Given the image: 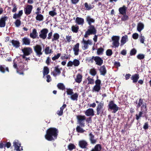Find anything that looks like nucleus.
Here are the masks:
<instances>
[{
  "mask_svg": "<svg viewBox=\"0 0 151 151\" xmlns=\"http://www.w3.org/2000/svg\"><path fill=\"white\" fill-rule=\"evenodd\" d=\"M58 133V129L55 127H50L46 131L45 137L48 141H54L57 139Z\"/></svg>",
  "mask_w": 151,
  "mask_h": 151,
  "instance_id": "obj_1",
  "label": "nucleus"
},
{
  "mask_svg": "<svg viewBox=\"0 0 151 151\" xmlns=\"http://www.w3.org/2000/svg\"><path fill=\"white\" fill-rule=\"evenodd\" d=\"M97 32V30L93 25L89 26L86 32L84 37L85 38H87L88 35H95Z\"/></svg>",
  "mask_w": 151,
  "mask_h": 151,
  "instance_id": "obj_2",
  "label": "nucleus"
},
{
  "mask_svg": "<svg viewBox=\"0 0 151 151\" xmlns=\"http://www.w3.org/2000/svg\"><path fill=\"white\" fill-rule=\"evenodd\" d=\"M147 112V104L144 103L141 107V111H140L138 114L136 115V119L138 120L142 116L143 113L146 114Z\"/></svg>",
  "mask_w": 151,
  "mask_h": 151,
  "instance_id": "obj_3",
  "label": "nucleus"
},
{
  "mask_svg": "<svg viewBox=\"0 0 151 151\" xmlns=\"http://www.w3.org/2000/svg\"><path fill=\"white\" fill-rule=\"evenodd\" d=\"M21 50L23 53V55H21L22 58H25V56H29L33 52L32 49L30 47H25Z\"/></svg>",
  "mask_w": 151,
  "mask_h": 151,
  "instance_id": "obj_4",
  "label": "nucleus"
},
{
  "mask_svg": "<svg viewBox=\"0 0 151 151\" xmlns=\"http://www.w3.org/2000/svg\"><path fill=\"white\" fill-rule=\"evenodd\" d=\"M104 103L103 102H101L98 104L96 107V114L97 115H100L101 116H102V115L104 114Z\"/></svg>",
  "mask_w": 151,
  "mask_h": 151,
  "instance_id": "obj_5",
  "label": "nucleus"
},
{
  "mask_svg": "<svg viewBox=\"0 0 151 151\" xmlns=\"http://www.w3.org/2000/svg\"><path fill=\"white\" fill-rule=\"evenodd\" d=\"M119 107L117 105L114 104L113 101H109L108 105V109L113 110V113H115L119 110Z\"/></svg>",
  "mask_w": 151,
  "mask_h": 151,
  "instance_id": "obj_6",
  "label": "nucleus"
},
{
  "mask_svg": "<svg viewBox=\"0 0 151 151\" xmlns=\"http://www.w3.org/2000/svg\"><path fill=\"white\" fill-rule=\"evenodd\" d=\"M77 119L81 127H84L85 126L84 122L86 119V117L84 115H78L77 116Z\"/></svg>",
  "mask_w": 151,
  "mask_h": 151,
  "instance_id": "obj_7",
  "label": "nucleus"
},
{
  "mask_svg": "<svg viewBox=\"0 0 151 151\" xmlns=\"http://www.w3.org/2000/svg\"><path fill=\"white\" fill-rule=\"evenodd\" d=\"M33 48L37 55L39 57H40L42 54V47L40 45H37L33 47Z\"/></svg>",
  "mask_w": 151,
  "mask_h": 151,
  "instance_id": "obj_8",
  "label": "nucleus"
},
{
  "mask_svg": "<svg viewBox=\"0 0 151 151\" xmlns=\"http://www.w3.org/2000/svg\"><path fill=\"white\" fill-rule=\"evenodd\" d=\"M112 40L113 41L112 45L115 47H117L119 46V37L118 36H114L112 37Z\"/></svg>",
  "mask_w": 151,
  "mask_h": 151,
  "instance_id": "obj_9",
  "label": "nucleus"
},
{
  "mask_svg": "<svg viewBox=\"0 0 151 151\" xmlns=\"http://www.w3.org/2000/svg\"><path fill=\"white\" fill-rule=\"evenodd\" d=\"M40 34L39 35V37L43 40L45 39L47 37V33L48 32V30L46 28L42 29L40 31Z\"/></svg>",
  "mask_w": 151,
  "mask_h": 151,
  "instance_id": "obj_10",
  "label": "nucleus"
},
{
  "mask_svg": "<svg viewBox=\"0 0 151 151\" xmlns=\"http://www.w3.org/2000/svg\"><path fill=\"white\" fill-rule=\"evenodd\" d=\"M59 65H57L55 67L54 70L52 72V74L54 77L59 75L61 73L60 70H61L62 68L59 69Z\"/></svg>",
  "mask_w": 151,
  "mask_h": 151,
  "instance_id": "obj_11",
  "label": "nucleus"
},
{
  "mask_svg": "<svg viewBox=\"0 0 151 151\" xmlns=\"http://www.w3.org/2000/svg\"><path fill=\"white\" fill-rule=\"evenodd\" d=\"M30 39L26 37L22 38L21 41L22 44L26 45H29L30 44Z\"/></svg>",
  "mask_w": 151,
  "mask_h": 151,
  "instance_id": "obj_12",
  "label": "nucleus"
},
{
  "mask_svg": "<svg viewBox=\"0 0 151 151\" xmlns=\"http://www.w3.org/2000/svg\"><path fill=\"white\" fill-rule=\"evenodd\" d=\"M33 9V6L31 5H27L25 8L24 11L25 14L27 15H28L31 13Z\"/></svg>",
  "mask_w": 151,
  "mask_h": 151,
  "instance_id": "obj_13",
  "label": "nucleus"
},
{
  "mask_svg": "<svg viewBox=\"0 0 151 151\" xmlns=\"http://www.w3.org/2000/svg\"><path fill=\"white\" fill-rule=\"evenodd\" d=\"M96 64L99 66H101L103 63V60L100 57L98 56H96L95 61Z\"/></svg>",
  "mask_w": 151,
  "mask_h": 151,
  "instance_id": "obj_14",
  "label": "nucleus"
},
{
  "mask_svg": "<svg viewBox=\"0 0 151 151\" xmlns=\"http://www.w3.org/2000/svg\"><path fill=\"white\" fill-rule=\"evenodd\" d=\"M79 146L82 148H86L88 145L87 142L85 140H81L79 142Z\"/></svg>",
  "mask_w": 151,
  "mask_h": 151,
  "instance_id": "obj_15",
  "label": "nucleus"
},
{
  "mask_svg": "<svg viewBox=\"0 0 151 151\" xmlns=\"http://www.w3.org/2000/svg\"><path fill=\"white\" fill-rule=\"evenodd\" d=\"M86 22H87L89 26L91 25V24L92 23H94L95 22V19L92 18L89 15H88L86 17Z\"/></svg>",
  "mask_w": 151,
  "mask_h": 151,
  "instance_id": "obj_16",
  "label": "nucleus"
},
{
  "mask_svg": "<svg viewBox=\"0 0 151 151\" xmlns=\"http://www.w3.org/2000/svg\"><path fill=\"white\" fill-rule=\"evenodd\" d=\"M29 36L31 38L33 39L39 38L38 37V33L36 29H34L32 30V32L29 34Z\"/></svg>",
  "mask_w": 151,
  "mask_h": 151,
  "instance_id": "obj_17",
  "label": "nucleus"
},
{
  "mask_svg": "<svg viewBox=\"0 0 151 151\" xmlns=\"http://www.w3.org/2000/svg\"><path fill=\"white\" fill-rule=\"evenodd\" d=\"M75 22L78 24L82 26L84 24V19L83 18L77 17L76 19Z\"/></svg>",
  "mask_w": 151,
  "mask_h": 151,
  "instance_id": "obj_18",
  "label": "nucleus"
},
{
  "mask_svg": "<svg viewBox=\"0 0 151 151\" xmlns=\"http://www.w3.org/2000/svg\"><path fill=\"white\" fill-rule=\"evenodd\" d=\"M101 75L105 76L106 74L107 70L104 65L101 66L99 69Z\"/></svg>",
  "mask_w": 151,
  "mask_h": 151,
  "instance_id": "obj_19",
  "label": "nucleus"
},
{
  "mask_svg": "<svg viewBox=\"0 0 151 151\" xmlns=\"http://www.w3.org/2000/svg\"><path fill=\"white\" fill-rule=\"evenodd\" d=\"M85 114L87 116H93L94 114L93 109L92 108L88 109L85 111Z\"/></svg>",
  "mask_w": 151,
  "mask_h": 151,
  "instance_id": "obj_20",
  "label": "nucleus"
},
{
  "mask_svg": "<svg viewBox=\"0 0 151 151\" xmlns=\"http://www.w3.org/2000/svg\"><path fill=\"white\" fill-rule=\"evenodd\" d=\"M8 17L4 16L2 17L0 20V27H4L5 26V21L7 20Z\"/></svg>",
  "mask_w": 151,
  "mask_h": 151,
  "instance_id": "obj_21",
  "label": "nucleus"
},
{
  "mask_svg": "<svg viewBox=\"0 0 151 151\" xmlns=\"http://www.w3.org/2000/svg\"><path fill=\"white\" fill-rule=\"evenodd\" d=\"M127 9V8L125 5L120 7L119 9V14L122 15L126 14Z\"/></svg>",
  "mask_w": 151,
  "mask_h": 151,
  "instance_id": "obj_22",
  "label": "nucleus"
},
{
  "mask_svg": "<svg viewBox=\"0 0 151 151\" xmlns=\"http://www.w3.org/2000/svg\"><path fill=\"white\" fill-rule=\"evenodd\" d=\"M139 75L138 74H135L133 75L131 78V79L132 80L133 83H137L139 78Z\"/></svg>",
  "mask_w": 151,
  "mask_h": 151,
  "instance_id": "obj_23",
  "label": "nucleus"
},
{
  "mask_svg": "<svg viewBox=\"0 0 151 151\" xmlns=\"http://www.w3.org/2000/svg\"><path fill=\"white\" fill-rule=\"evenodd\" d=\"M89 139L91 143L92 144H95L97 141L96 139H94V136L92 132L90 133L89 134Z\"/></svg>",
  "mask_w": 151,
  "mask_h": 151,
  "instance_id": "obj_24",
  "label": "nucleus"
},
{
  "mask_svg": "<svg viewBox=\"0 0 151 151\" xmlns=\"http://www.w3.org/2000/svg\"><path fill=\"white\" fill-rule=\"evenodd\" d=\"M79 46V43H78L74 45V47L73 48V50L74 52V53L75 55H77L78 54Z\"/></svg>",
  "mask_w": 151,
  "mask_h": 151,
  "instance_id": "obj_25",
  "label": "nucleus"
},
{
  "mask_svg": "<svg viewBox=\"0 0 151 151\" xmlns=\"http://www.w3.org/2000/svg\"><path fill=\"white\" fill-rule=\"evenodd\" d=\"M13 18L15 19H16L14 23L17 27L19 26V13H15L13 15Z\"/></svg>",
  "mask_w": 151,
  "mask_h": 151,
  "instance_id": "obj_26",
  "label": "nucleus"
},
{
  "mask_svg": "<svg viewBox=\"0 0 151 151\" xmlns=\"http://www.w3.org/2000/svg\"><path fill=\"white\" fill-rule=\"evenodd\" d=\"M102 149L101 145L99 144L96 145L91 151H101Z\"/></svg>",
  "mask_w": 151,
  "mask_h": 151,
  "instance_id": "obj_27",
  "label": "nucleus"
},
{
  "mask_svg": "<svg viewBox=\"0 0 151 151\" xmlns=\"http://www.w3.org/2000/svg\"><path fill=\"white\" fill-rule=\"evenodd\" d=\"M79 29V27L77 24L73 25L71 27V30L73 33H77L78 32Z\"/></svg>",
  "mask_w": 151,
  "mask_h": 151,
  "instance_id": "obj_28",
  "label": "nucleus"
},
{
  "mask_svg": "<svg viewBox=\"0 0 151 151\" xmlns=\"http://www.w3.org/2000/svg\"><path fill=\"white\" fill-rule=\"evenodd\" d=\"M82 75L80 73H78L76 76V78L75 79V81L78 83H80L82 81Z\"/></svg>",
  "mask_w": 151,
  "mask_h": 151,
  "instance_id": "obj_29",
  "label": "nucleus"
},
{
  "mask_svg": "<svg viewBox=\"0 0 151 151\" xmlns=\"http://www.w3.org/2000/svg\"><path fill=\"white\" fill-rule=\"evenodd\" d=\"M19 141L18 140H15L13 142V146L14 147L15 151H19Z\"/></svg>",
  "mask_w": 151,
  "mask_h": 151,
  "instance_id": "obj_30",
  "label": "nucleus"
},
{
  "mask_svg": "<svg viewBox=\"0 0 151 151\" xmlns=\"http://www.w3.org/2000/svg\"><path fill=\"white\" fill-rule=\"evenodd\" d=\"M35 14L37 15L35 18L37 20L40 21L43 20L44 17L42 15L39 14V12H35Z\"/></svg>",
  "mask_w": 151,
  "mask_h": 151,
  "instance_id": "obj_31",
  "label": "nucleus"
},
{
  "mask_svg": "<svg viewBox=\"0 0 151 151\" xmlns=\"http://www.w3.org/2000/svg\"><path fill=\"white\" fill-rule=\"evenodd\" d=\"M144 28V25L143 23L140 22L138 23L137 26V29L138 32H140Z\"/></svg>",
  "mask_w": 151,
  "mask_h": 151,
  "instance_id": "obj_32",
  "label": "nucleus"
},
{
  "mask_svg": "<svg viewBox=\"0 0 151 151\" xmlns=\"http://www.w3.org/2000/svg\"><path fill=\"white\" fill-rule=\"evenodd\" d=\"M128 36L127 35L123 36L121 40L120 46H122L124 45L126 42V40L127 39Z\"/></svg>",
  "mask_w": 151,
  "mask_h": 151,
  "instance_id": "obj_33",
  "label": "nucleus"
},
{
  "mask_svg": "<svg viewBox=\"0 0 151 151\" xmlns=\"http://www.w3.org/2000/svg\"><path fill=\"white\" fill-rule=\"evenodd\" d=\"M81 125L77 126L76 127V131L78 133H83L85 130L83 129Z\"/></svg>",
  "mask_w": 151,
  "mask_h": 151,
  "instance_id": "obj_34",
  "label": "nucleus"
},
{
  "mask_svg": "<svg viewBox=\"0 0 151 151\" xmlns=\"http://www.w3.org/2000/svg\"><path fill=\"white\" fill-rule=\"evenodd\" d=\"M88 41H86L84 40V38H83V40L82 41V42L84 44V46H83L84 50H86L88 47Z\"/></svg>",
  "mask_w": 151,
  "mask_h": 151,
  "instance_id": "obj_35",
  "label": "nucleus"
},
{
  "mask_svg": "<svg viewBox=\"0 0 151 151\" xmlns=\"http://www.w3.org/2000/svg\"><path fill=\"white\" fill-rule=\"evenodd\" d=\"M143 100L144 99L142 98H140L139 99L138 104L136 106L137 109H138L140 106L141 107L144 104V103Z\"/></svg>",
  "mask_w": 151,
  "mask_h": 151,
  "instance_id": "obj_36",
  "label": "nucleus"
},
{
  "mask_svg": "<svg viewBox=\"0 0 151 151\" xmlns=\"http://www.w3.org/2000/svg\"><path fill=\"white\" fill-rule=\"evenodd\" d=\"M84 5L85 8H86L85 9L86 10H90L93 8L91 4L88 5L87 2H85L84 4Z\"/></svg>",
  "mask_w": 151,
  "mask_h": 151,
  "instance_id": "obj_37",
  "label": "nucleus"
},
{
  "mask_svg": "<svg viewBox=\"0 0 151 151\" xmlns=\"http://www.w3.org/2000/svg\"><path fill=\"white\" fill-rule=\"evenodd\" d=\"M49 46H46L45 50V52L46 54H48L52 52V49H50Z\"/></svg>",
  "mask_w": 151,
  "mask_h": 151,
  "instance_id": "obj_38",
  "label": "nucleus"
},
{
  "mask_svg": "<svg viewBox=\"0 0 151 151\" xmlns=\"http://www.w3.org/2000/svg\"><path fill=\"white\" fill-rule=\"evenodd\" d=\"M78 97V95L77 93H75L71 95L70 96V99H71L73 101H76L77 100V99Z\"/></svg>",
  "mask_w": 151,
  "mask_h": 151,
  "instance_id": "obj_39",
  "label": "nucleus"
},
{
  "mask_svg": "<svg viewBox=\"0 0 151 151\" xmlns=\"http://www.w3.org/2000/svg\"><path fill=\"white\" fill-rule=\"evenodd\" d=\"M101 88V86L95 85L92 89V91H95L98 92L100 91Z\"/></svg>",
  "mask_w": 151,
  "mask_h": 151,
  "instance_id": "obj_40",
  "label": "nucleus"
},
{
  "mask_svg": "<svg viewBox=\"0 0 151 151\" xmlns=\"http://www.w3.org/2000/svg\"><path fill=\"white\" fill-rule=\"evenodd\" d=\"M68 149L70 151H71L74 149H75L76 146L73 144L70 143L68 146Z\"/></svg>",
  "mask_w": 151,
  "mask_h": 151,
  "instance_id": "obj_41",
  "label": "nucleus"
},
{
  "mask_svg": "<svg viewBox=\"0 0 151 151\" xmlns=\"http://www.w3.org/2000/svg\"><path fill=\"white\" fill-rule=\"evenodd\" d=\"M53 37V38L52 39V42L58 40L60 37V35L58 34L55 33L54 34Z\"/></svg>",
  "mask_w": 151,
  "mask_h": 151,
  "instance_id": "obj_42",
  "label": "nucleus"
},
{
  "mask_svg": "<svg viewBox=\"0 0 151 151\" xmlns=\"http://www.w3.org/2000/svg\"><path fill=\"white\" fill-rule=\"evenodd\" d=\"M49 72V70L48 68L47 67H45L44 68L43 71V72L44 76L45 75H47Z\"/></svg>",
  "mask_w": 151,
  "mask_h": 151,
  "instance_id": "obj_43",
  "label": "nucleus"
},
{
  "mask_svg": "<svg viewBox=\"0 0 151 151\" xmlns=\"http://www.w3.org/2000/svg\"><path fill=\"white\" fill-rule=\"evenodd\" d=\"M58 88L60 90H64L65 89V87L64 84L62 83H58L57 85Z\"/></svg>",
  "mask_w": 151,
  "mask_h": 151,
  "instance_id": "obj_44",
  "label": "nucleus"
},
{
  "mask_svg": "<svg viewBox=\"0 0 151 151\" xmlns=\"http://www.w3.org/2000/svg\"><path fill=\"white\" fill-rule=\"evenodd\" d=\"M122 15V16L121 18L122 21H125L129 19V16L127 15L126 14H124Z\"/></svg>",
  "mask_w": 151,
  "mask_h": 151,
  "instance_id": "obj_45",
  "label": "nucleus"
},
{
  "mask_svg": "<svg viewBox=\"0 0 151 151\" xmlns=\"http://www.w3.org/2000/svg\"><path fill=\"white\" fill-rule=\"evenodd\" d=\"M12 43L13 46L16 48H18L19 45V42L18 41L14 40L12 41Z\"/></svg>",
  "mask_w": 151,
  "mask_h": 151,
  "instance_id": "obj_46",
  "label": "nucleus"
},
{
  "mask_svg": "<svg viewBox=\"0 0 151 151\" xmlns=\"http://www.w3.org/2000/svg\"><path fill=\"white\" fill-rule=\"evenodd\" d=\"M73 65L75 67L78 66L80 64V63L79 61L76 59H75L73 61Z\"/></svg>",
  "mask_w": 151,
  "mask_h": 151,
  "instance_id": "obj_47",
  "label": "nucleus"
},
{
  "mask_svg": "<svg viewBox=\"0 0 151 151\" xmlns=\"http://www.w3.org/2000/svg\"><path fill=\"white\" fill-rule=\"evenodd\" d=\"M104 50V49L101 47L98 49L97 51V55H102L103 53Z\"/></svg>",
  "mask_w": 151,
  "mask_h": 151,
  "instance_id": "obj_48",
  "label": "nucleus"
},
{
  "mask_svg": "<svg viewBox=\"0 0 151 151\" xmlns=\"http://www.w3.org/2000/svg\"><path fill=\"white\" fill-rule=\"evenodd\" d=\"M97 72L94 68L91 69L90 70V73L93 76H94L96 74Z\"/></svg>",
  "mask_w": 151,
  "mask_h": 151,
  "instance_id": "obj_49",
  "label": "nucleus"
},
{
  "mask_svg": "<svg viewBox=\"0 0 151 151\" xmlns=\"http://www.w3.org/2000/svg\"><path fill=\"white\" fill-rule=\"evenodd\" d=\"M88 83V84H93L94 83V80L92 78H91L89 76H88L87 78Z\"/></svg>",
  "mask_w": 151,
  "mask_h": 151,
  "instance_id": "obj_50",
  "label": "nucleus"
},
{
  "mask_svg": "<svg viewBox=\"0 0 151 151\" xmlns=\"http://www.w3.org/2000/svg\"><path fill=\"white\" fill-rule=\"evenodd\" d=\"M137 51L134 48L132 49L130 51V54L131 56L134 55L136 53Z\"/></svg>",
  "mask_w": 151,
  "mask_h": 151,
  "instance_id": "obj_51",
  "label": "nucleus"
},
{
  "mask_svg": "<svg viewBox=\"0 0 151 151\" xmlns=\"http://www.w3.org/2000/svg\"><path fill=\"white\" fill-rule=\"evenodd\" d=\"M96 56H92V57H89L88 58V61L89 62H90L91 63H93L94 60L95 61V58Z\"/></svg>",
  "mask_w": 151,
  "mask_h": 151,
  "instance_id": "obj_52",
  "label": "nucleus"
},
{
  "mask_svg": "<svg viewBox=\"0 0 151 151\" xmlns=\"http://www.w3.org/2000/svg\"><path fill=\"white\" fill-rule=\"evenodd\" d=\"M55 9L53 11H51L49 12V14L52 17H53L54 16L56 15L57 13L55 11Z\"/></svg>",
  "mask_w": 151,
  "mask_h": 151,
  "instance_id": "obj_53",
  "label": "nucleus"
},
{
  "mask_svg": "<svg viewBox=\"0 0 151 151\" xmlns=\"http://www.w3.org/2000/svg\"><path fill=\"white\" fill-rule=\"evenodd\" d=\"M145 55L143 54H138L137 56V58L139 60H141L144 58Z\"/></svg>",
  "mask_w": 151,
  "mask_h": 151,
  "instance_id": "obj_54",
  "label": "nucleus"
},
{
  "mask_svg": "<svg viewBox=\"0 0 151 151\" xmlns=\"http://www.w3.org/2000/svg\"><path fill=\"white\" fill-rule=\"evenodd\" d=\"M61 55V53H58L57 55H55L54 56L52 57V59L53 60H56L58 59L60 57Z\"/></svg>",
  "mask_w": 151,
  "mask_h": 151,
  "instance_id": "obj_55",
  "label": "nucleus"
},
{
  "mask_svg": "<svg viewBox=\"0 0 151 151\" xmlns=\"http://www.w3.org/2000/svg\"><path fill=\"white\" fill-rule=\"evenodd\" d=\"M106 55L108 56H110L112 54V52L111 50L109 49L106 52Z\"/></svg>",
  "mask_w": 151,
  "mask_h": 151,
  "instance_id": "obj_56",
  "label": "nucleus"
},
{
  "mask_svg": "<svg viewBox=\"0 0 151 151\" xmlns=\"http://www.w3.org/2000/svg\"><path fill=\"white\" fill-rule=\"evenodd\" d=\"M66 92L68 95H71L73 93V90L70 88L67 89Z\"/></svg>",
  "mask_w": 151,
  "mask_h": 151,
  "instance_id": "obj_57",
  "label": "nucleus"
},
{
  "mask_svg": "<svg viewBox=\"0 0 151 151\" xmlns=\"http://www.w3.org/2000/svg\"><path fill=\"white\" fill-rule=\"evenodd\" d=\"M132 37L134 39L136 40L138 38L139 35L138 33H135L133 34L132 35Z\"/></svg>",
  "mask_w": 151,
  "mask_h": 151,
  "instance_id": "obj_58",
  "label": "nucleus"
},
{
  "mask_svg": "<svg viewBox=\"0 0 151 151\" xmlns=\"http://www.w3.org/2000/svg\"><path fill=\"white\" fill-rule=\"evenodd\" d=\"M96 85H95L101 86V81L100 79H97L95 81Z\"/></svg>",
  "mask_w": 151,
  "mask_h": 151,
  "instance_id": "obj_59",
  "label": "nucleus"
},
{
  "mask_svg": "<svg viewBox=\"0 0 151 151\" xmlns=\"http://www.w3.org/2000/svg\"><path fill=\"white\" fill-rule=\"evenodd\" d=\"M143 129L145 130H146L149 128V125L147 122H146L143 127Z\"/></svg>",
  "mask_w": 151,
  "mask_h": 151,
  "instance_id": "obj_60",
  "label": "nucleus"
},
{
  "mask_svg": "<svg viewBox=\"0 0 151 151\" xmlns=\"http://www.w3.org/2000/svg\"><path fill=\"white\" fill-rule=\"evenodd\" d=\"M139 38L140 42L142 43H144L145 40V37L144 36H142L141 35L140 37Z\"/></svg>",
  "mask_w": 151,
  "mask_h": 151,
  "instance_id": "obj_61",
  "label": "nucleus"
},
{
  "mask_svg": "<svg viewBox=\"0 0 151 151\" xmlns=\"http://www.w3.org/2000/svg\"><path fill=\"white\" fill-rule=\"evenodd\" d=\"M114 65L116 68H118L121 66L120 63L119 62L117 61L115 62L114 63Z\"/></svg>",
  "mask_w": 151,
  "mask_h": 151,
  "instance_id": "obj_62",
  "label": "nucleus"
},
{
  "mask_svg": "<svg viewBox=\"0 0 151 151\" xmlns=\"http://www.w3.org/2000/svg\"><path fill=\"white\" fill-rule=\"evenodd\" d=\"M86 122L88 123H91L92 122L91 117H89L87 118L86 119Z\"/></svg>",
  "mask_w": 151,
  "mask_h": 151,
  "instance_id": "obj_63",
  "label": "nucleus"
},
{
  "mask_svg": "<svg viewBox=\"0 0 151 151\" xmlns=\"http://www.w3.org/2000/svg\"><path fill=\"white\" fill-rule=\"evenodd\" d=\"M66 38L67 42H70L71 41V39L72 38L71 36L69 35L66 36Z\"/></svg>",
  "mask_w": 151,
  "mask_h": 151,
  "instance_id": "obj_64",
  "label": "nucleus"
}]
</instances>
